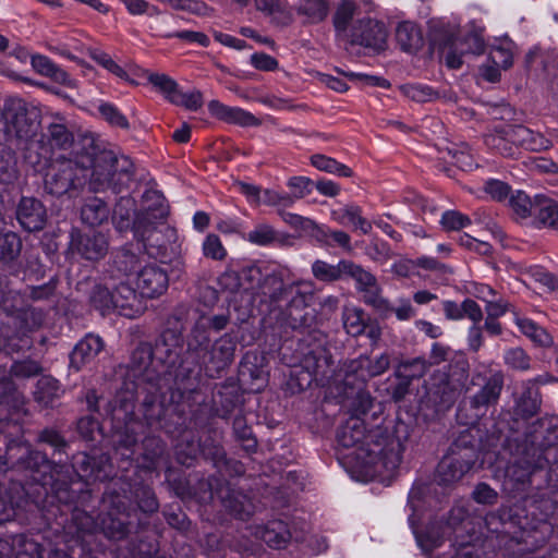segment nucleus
I'll return each mask as SVG.
<instances>
[{"instance_id": "obj_29", "label": "nucleus", "mask_w": 558, "mask_h": 558, "mask_svg": "<svg viewBox=\"0 0 558 558\" xmlns=\"http://www.w3.org/2000/svg\"><path fill=\"white\" fill-rule=\"evenodd\" d=\"M110 208L99 197H89L81 208L82 221L89 227H98L108 221Z\"/></svg>"}, {"instance_id": "obj_24", "label": "nucleus", "mask_w": 558, "mask_h": 558, "mask_svg": "<svg viewBox=\"0 0 558 558\" xmlns=\"http://www.w3.org/2000/svg\"><path fill=\"white\" fill-rule=\"evenodd\" d=\"M112 291L114 311H118L123 316L133 317L138 312L135 308L137 303L136 291L124 280H119V283L113 280Z\"/></svg>"}, {"instance_id": "obj_36", "label": "nucleus", "mask_w": 558, "mask_h": 558, "mask_svg": "<svg viewBox=\"0 0 558 558\" xmlns=\"http://www.w3.org/2000/svg\"><path fill=\"white\" fill-rule=\"evenodd\" d=\"M144 452L142 454V468L154 471L156 470L165 458L166 447L163 441L158 437H147L144 442Z\"/></svg>"}, {"instance_id": "obj_34", "label": "nucleus", "mask_w": 558, "mask_h": 558, "mask_svg": "<svg viewBox=\"0 0 558 558\" xmlns=\"http://www.w3.org/2000/svg\"><path fill=\"white\" fill-rule=\"evenodd\" d=\"M31 63L37 73L48 76L57 83L72 86V80L69 74L54 64L49 58L36 54L32 57Z\"/></svg>"}, {"instance_id": "obj_52", "label": "nucleus", "mask_w": 558, "mask_h": 558, "mask_svg": "<svg viewBox=\"0 0 558 558\" xmlns=\"http://www.w3.org/2000/svg\"><path fill=\"white\" fill-rule=\"evenodd\" d=\"M360 360L364 366V374L367 376L368 380L371 378L380 376L390 366V357L387 353H383L375 359H372L367 355H360Z\"/></svg>"}, {"instance_id": "obj_3", "label": "nucleus", "mask_w": 558, "mask_h": 558, "mask_svg": "<svg viewBox=\"0 0 558 558\" xmlns=\"http://www.w3.org/2000/svg\"><path fill=\"white\" fill-rule=\"evenodd\" d=\"M87 179L88 169L83 154L74 149L71 157L60 155L51 161L45 175V190L54 196L68 194L75 197L87 184Z\"/></svg>"}, {"instance_id": "obj_8", "label": "nucleus", "mask_w": 558, "mask_h": 558, "mask_svg": "<svg viewBox=\"0 0 558 558\" xmlns=\"http://www.w3.org/2000/svg\"><path fill=\"white\" fill-rule=\"evenodd\" d=\"M386 38L387 32L384 24L372 19H361L352 25L347 41L379 50L384 48Z\"/></svg>"}, {"instance_id": "obj_26", "label": "nucleus", "mask_w": 558, "mask_h": 558, "mask_svg": "<svg viewBox=\"0 0 558 558\" xmlns=\"http://www.w3.org/2000/svg\"><path fill=\"white\" fill-rule=\"evenodd\" d=\"M474 462L469 459L446 457L438 464V475L442 483L450 484L461 480Z\"/></svg>"}, {"instance_id": "obj_18", "label": "nucleus", "mask_w": 558, "mask_h": 558, "mask_svg": "<svg viewBox=\"0 0 558 558\" xmlns=\"http://www.w3.org/2000/svg\"><path fill=\"white\" fill-rule=\"evenodd\" d=\"M508 134L512 137L515 146H521L527 150L541 151L551 146V142L542 133L534 132L524 125L509 126Z\"/></svg>"}, {"instance_id": "obj_51", "label": "nucleus", "mask_w": 558, "mask_h": 558, "mask_svg": "<svg viewBox=\"0 0 558 558\" xmlns=\"http://www.w3.org/2000/svg\"><path fill=\"white\" fill-rule=\"evenodd\" d=\"M509 204L517 218H534L535 197L532 199L526 193L517 191L511 195Z\"/></svg>"}, {"instance_id": "obj_4", "label": "nucleus", "mask_w": 558, "mask_h": 558, "mask_svg": "<svg viewBox=\"0 0 558 558\" xmlns=\"http://www.w3.org/2000/svg\"><path fill=\"white\" fill-rule=\"evenodd\" d=\"M3 131L8 140L27 141L38 128V114L21 98H10L3 108Z\"/></svg>"}, {"instance_id": "obj_7", "label": "nucleus", "mask_w": 558, "mask_h": 558, "mask_svg": "<svg viewBox=\"0 0 558 558\" xmlns=\"http://www.w3.org/2000/svg\"><path fill=\"white\" fill-rule=\"evenodd\" d=\"M504 380L501 372H490L488 376L475 374L471 383L474 386H480V389L471 397V407L476 410H486L497 404L504 388Z\"/></svg>"}, {"instance_id": "obj_58", "label": "nucleus", "mask_w": 558, "mask_h": 558, "mask_svg": "<svg viewBox=\"0 0 558 558\" xmlns=\"http://www.w3.org/2000/svg\"><path fill=\"white\" fill-rule=\"evenodd\" d=\"M278 215L282 220L288 223L291 228L301 231H314L319 229L316 222L310 218L303 217L298 214L289 213L286 209H277Z\"/></svg>"}, {"instance_id": "obj_63", "label": "nucleus", "mask_w": 558, "mask_h": 558, "mask_svg": "<svg viewBox=\"0 0 558 558\" xmlns=\"http://www.w3.org/2000/svg\"><path fill=\"white\" fill-rule=\"evenodd\" d=\"M365 254L374 262L386 263L392 257V252L386 242L373 240L365 248Z\"/></svg>"}, {"instance_id": "obj_57", "label": "nucleus", "mask_w": 558, "mask_h": 558, "mask_svg": "<svg viewBox=\"0 0 558 558\" xmlns=\"http://www.w3.org/2000/svg\"><path fill=\"white\" fill-rule=\"evenodd\" d=\"M98 111L102 119H105L110 125L129 129L130 124L126 117L112 104L101 102L98 107Z\"/></svg>"}, {"instance_id": "obj_53", "label": "nucleus", "mask_w": 558, "mask_h": 558, "mask_svg": "<svg viewBox=\"0 0 558 558\" xmlns=\"http://www.w3.org/2000/svg\"><path fill=\"white\" fill-rule=\"evenodd\" d=\"M21 239L13 232L0 234V259L11 262L21 252Z\"/></svg>"}, {"instance_id": "obj_42", "label": "nucleus", "mask_w": 558, "mask_h": 558, "mask_svg": "<svg viewBox=\"0 0 558 558\" xmlns=\"http://www.w3.org/2000/svg\"><path fill=\"white\" fill-rule=\"evenodd\" d=\"M347 259H341L338 264L332 265L325 260L317 259L312 265L313 276L324 282H333L344 279Z\"/></svg>"}, {"instance_id": "obj_21", "label": "nucleus", "mask_w": 558, "mask_h": 558, "mask_svg": "<svg viewBox=\"0 0 558 558\" xmlns=\"http://www.w3.org/2000/svg\"><path fill=\"white\" fill-rule=\"evenodd\" d=\"M365 369L360 356L350 361H345L333 376V381H342L345 388H361L368 378L364 374Z\"/></svg>"}, {"instance_id": "obj_35", "label": "nucleus", "mask_w": 558, "mask_h": 558, "mask_svg": "<svg viewBox=\"0 0 558 558\" xmlns=\"http://www.w3.org/2000/svg\"><path fill=\"white\" fill-rule=\"evenodd\" d=\"M182 335L177 329L165 330L160 338L157 340L154 353L160 357L165 356L168 360L177 356L182 348Z\"/></svg>"}, {"instance_id": "obj_61", "label": "nucleus", "mask_w": 558, "mask_h": 558, "mask_svg": "<svg viewBox=\"0 0 558 558\" xmlns=\"http://www.w3.org/2000/svg\"><path fill=\"white\" fill-rule=\"evenodd\" d=\"M172 104L183 106L187 110L196 111L203 106V95L199 90L183 93L180 89L172 97Z\"/></svg>"}, {"instance_id": "obj_59", "label": "nucleus", "mask_w": 558, "mask_h": 558, "mask_svg": "<svg viewBox=\"0 0 558 558\" xmlns=\"http://www.w3.org/2000/svg\"><path fill=\"white\" fill-rule=\"evenodd\" d=\"M505 363L517 371H527L531 368V359L521 348H511L505 352Z\"/></svg>"}, {"instance_id": "obj_12", "label": "nucleus", "mask_w": 558, "mask_h": 558, "mask_svg": "<svg viewBox=\"0 0 558 558\" xmlns=\"http://www.w3.org/2000/svg\"><path fill=\"white\" fill-rule=\"evenodd\" d=\"M300 364L307 373L313 375L314 379L317 381H329L332 377L331 356L319 344L306 351H302Z\"/></svg>"}, {"instance_id": "obj_60", "label": "nucleus", "mask_w": 558, "mask_h": 558, "mask_svg": "<svg viewBox=\"0 0 558 558\" xmlns=\"http://www.w3.org/2000/svg\"><path fill=\"white\" fill-rule=\"evenodd\" d=\"M277 238L276 231L269 225H258L246 235L247 241L256 245H269Z\"/></svg>"}, {"instance_id": "obj_23", "label": "nucleus", "mask_w": 558, "mask_h": 558, "mask_svg": "<svg viewBox=\"0 0 558 558\" xmlns=\"http://www.w3.org/2000/svg\"><path fill=\"white\" fill-rule=\"evenodd\" d=\"M289 288L290 283H284L280 274L272 272L259 282L257 293L262 296V301L279 304L283 301Z\"/></svg>"}, {"instance_id": "obj_2", "label": "nucleus", "mask_w": 558, "mask_h": 558, "mask_svg": "<svg viewBox=\"0 0 558 558\" xmlns=\"http://www.w3.org/2000/svg\"><path fill=\"white\" fill-rule=\"evenodd\" d=\"M83 160L88 169L89 181L87 182L93 192L110 189L120 193L133 180L134 165L129 157H118L111 150L96 151L92 141L89 148L83 154Z\"/></svg>"}, {"instance_id": "obj_27", "label": "nucleus", "mask_w": 558, "mask_h": 558, "mask_svg": "<svg viewBox=\"0 0 558 558\" xmlns=\"http://www.w3.org/2000/svg\"><path fill=\"white\" fill-rule=\"evenodd\" d=\"M541 407V398L534 381L526 380L522 384V392L515 400V413L524 418L537 414Z\"/></svg>"}, {"instance_id": "obj_39", "label": "nucleus", "mask_w": 558, "mask_h": 558, "mask_svg": "<svg viewBox=\"0 0 558 558\" xmlns=\"http://www.w3.org/2000/svg\"><path fill=\"white\" fill-rule=\"evenodd\" d=\"M305 288H310V284L303 281L290 283L288 293L283 299V301L287 302V308L289 310L290 316H293L294 310L305 308L308 305V302L312 299V292L310 289Z\"/></svg>"}, {"instance_id": "obj_40", "label": "nucleus", "mask_w": 558, "mask_h": 558, "mask_svg": "<svg viewBox=\"0 0 558 558\" xmlns=\"http://www.w3.org/2000/svg\"><path fill=\"white\" fill-rule=\"evenodd\" d=\"M509 125H505L500 129H495L494 132L485 135V144L493 150H496L502 156H513L514 144L512 137L508 134Z\"/></svg>"}, {"instance_id": "obj_5", "label": "nucleus", "mask_w": 558, "mask_h": 558, "mask_svg": "<svg viewBox=\"0 0 558 558\" xmlns=\"http://www.w3.org/2000/svg\"><path fill=\"white\" fill-rule=\"evenodd\" d=\"M235 350L234 338L225 333L207 348L197 361L208 377L216 378L232 364Z\"/></svg>"}, {"instance_id": "obj_41", "label": "nucleus", "mask_w": 558, "mask_h": 558, "mask_svg": "<svg viewBox=\"0 0 558 558\" xmlns=\"http://www.w3.org/2000/svg\"><path fill=\"white\" fill-rule=\"evenodd\" d=\"M208 344L209 336L207 332V324L204 318H201L195 323L189 336L187 352L198 360L205 350H207Z\"/></svg>"}, {"instance_id": "obj_46", "label": "nucleus", "mask_w": 558, "mask_h": 558, "mask_svg": "<svg viewBox=\"0 0 558 558\" xmlns=\"http://www.w3.org/2000/svg\"><path fill=\"white\" fill-rule=\"evenodd\" d=\"M296 12L310 23H319L328 15L329 0H300Z\"/></svg>"}, {"instance_id": "obj_17", "label": "nucleus", "mask_w": 558, "mask_h": 558, "mask_svg": "<svg viewBox=\"0 0 558 558\" xmlns=\"http://www.w3.org/2000/svg\"><path fill=\"white\" fill-rule=\"evenodd\" d=\"M140 257L129 247H122L112 254L107 270L111 280H124L140 266Z\"/></svg>"}, {"instance_id": "obj_14", "label": "nucleus", "mask_w": 558, "mask_h": 558, "mask_svg": "<svg viewBox=\"0 0 558 558\" xmlns=\"http://www.w3.org/2000/svg\"><path fill=\"white\" fill-rule=\"evenodd\" d=\"M208 111L213 117L223 122L238 124L240 126H258L262 123L260 120L251 112L242 108L226 106L218 100L208 102Z\"/></svg>"}, {"instance_id": "obj_15", "label": "nucleus", "mask_w": 558, "mask_h": 558, "mask_svg": "<svg viewBox=\"0 0 558 558\" xmlns=\"http://www.w3.org/2000/svg\"><path fill=\"white\" fill-rule=\"evenodd\" d=\"M73 466L82 476L94 481H105L110 476V463L106 454H101L97 460L87 453H78L73 458Z\"/></svg>"}, {"instance_id": "obj_50", "label": "nucleus", "mask_w": 558, "mask_h": 558, "mask_svg": "<svg viewBox=\"0 0 558 558\" xmlns=\"http://www.w3.org/2000/svg\"><path fill=\"white\" fill-rule=\"evenodd\" d=\"M512 47L513 43L510 40L493 46L489 51V60L498 69H509L513 63Z\"/></svg>"}, {"instance_id": "obj_25", "label": "nucleus", "mask_w": 558, "mask_h": 558, "mask_svg": "<svg viewBox=\"0 0 558 558\" xmlns=\"http://www.w3.org/2000/svg\"><path fill=\"white\" fill-rule=\"evenodd\" d=\"M220 494L221 504L230 513L241 520L251 515L253 506L246 495L230 487L221 489Z\"/></svg>"}, {"instance_id": "obj_11", "label": "nucleus", "mask_w": 558, "mask_h": 558, "mask_svg": "<svg viewBox=\"0 0 558 558\" xmlns=\"http://www.w3.org/2000/svg\"><path fill=\"white\" fill-rule=\"evenodd\" d=\"M168 286L167 271L155 264L143 267L137 274L136 288L145 298L155 299L160 296L167 291Z\"/></svg>"}, {"instance_id": "obj_28", "label": "nucleus", "mask_w": 558, "mask_h": 558, "mask_svg": "<svg viewBox=\"0 0 558 558\" xmlns=\"http://www.w3.org/2000/svg\"><path fill=\"white\" fill-rule=\"evenodd\" d=\"M331 218L340 225H351L364 234L372 231V222L362 216V209L357 205L350 204L343 208L332 210Z\"/></svg>"}, {"instance_id": "obj_13", "label": "nucleus", "mask_w": 558, "mask_h": 558, "mask_svg": "<svg viewBox=\"0 0 558 558\" xmlns=\"http://www.w3.org/2000/svg\"><path fill=\"white\" fill-rule=\"evenodd\" d=\"M16 218L26 231H39L46 223V208L37 198L24 196L17 205Z\"/></svg>"}, {"instance_id": "obj_49", "label": "nucleus", "mask_w": 558, "mask_h": 558, "mask_svg": "<svg viewBox=\"0 0 558 558\" xmlns=\"http://www.w3.org/2000/svg\"><path fill=\"white\" fill-rule=\"evenodd\" d=\"M429 366L430 363L424 357L407 360L399 364L396 375H402L411 381L412 379L422 378L427 373Z\"/></svg>"}, {"instance_id": "obj_64", "label": "nucleus", "mask_w": 558, "mask_h": 558, "mask_svg": "<svg viewBox=\"0 0 558 558\" xmlns=\"http://www.w3.org/2000/svg\"><path fill=\"white\" fill-rule=\"evenodd\" d=\"M441 226L448 231L460 230L471 223L468 216L462 215L456 210H447L442 214Z\"/></svg>"}, {"instance_id": "obj_6", "label": "nucleus", "mask_w": 558, "mask_h": 558, "mask_svg": "<svg viewBox=\"0 0 558 558\" xmlns=\"http://www.w3.org/2000/svg\"><path fill=\"white\" fill-rule=\"evenodd\" d=\"M347 278H351L355 281V288L359 292L363 293V299L366 304L373 306L378 312H384L389 308V302L380 295L381 289L376 277L368 270L347 259L344 279Z\"/></svg>"}, {"instance_id": "obj_1", "label": "nucleus", "mask_w": 558, "mask_h": 558, "mask_svg": "<svg viewBox=\"0 0 558 558\" xmlns=\"http://www.w3.org/2000/svg\"><path fill=\"white\" fill-rule=\"evenodd\" d=\"M337 441L352 449L356 468L367 477L388 476L401 463V444L379 427L366 430L357 416L350 417L337 433Z\"/></svg>"}, {"instance_id": "obj_62", "label": "nucleus", "mask_w": 558, "mask_h": 558, "mask_svg": "<svg viewBox=\"0 0 558 558\" xmlns=\"http://www.w3.org/2000/svg\"><path fill=\"white\" fill-rule=\"evenodd\" d=\"M203 253L206 257L215 259V260H222L226 255L227 251L223 247L220 239L216 234H208L203 243Z\"/></svg>"}, {"instance_id": "obj_31", "label": "nucleus", "mask_w": 558, "mask_h": 558, "mask_svg": "<svg viewBox=\"0 0 558 558\" xmlns=\"http://www.w3.org/2000/svg\"><path fill=\"white\" fill-rule=\"evenodd\" d=\"M534 220L539 226L556 227L558 225V202L544 195H535Z\"/></svg>"}, {"instance_id": "obj_19", "label": "nucleus", "mask_w": 558, "mask_h": 558, "mask_svg": "<svg viewBox=\"0 0 558 558\" xmlns=\"http://www.w3.org/2000/svg\"><path fill=\"white\" fill-rule=\"evenodd\" d=\"M553 453L554 450L549 448L546 450L544 458L539 457L533 462L523 459L514 461L507 466L506 478L514 484H524L536 469L543 468L544 462H549Z\"/></svg>"}, {"instance_id": "obj_48", "label": "nucleus", "mask_w": 558, "mask_h": 558, "mask_svg": "<svg viewBox=\"0 0 558 558\" xmlns=\"http://www.w3.org/2000/svg\"><path fill=\"white\" fill-rule=\"evenodd\" d=\"M311 163L320 171L337 174L339 177L350 178L353 174L349 167L325 155H313L311 157Z\"/></svg>"}, {"instance_id": "obj_32", "label": "nucleus", "mask_w": 558, "mask_h": 558, "mask_svg": "<svg viewBox=\"0 0 558 558\" xmlns=\"http://www.w3.org/2000/svg\"><path fill=\"white\" fill-rule=\"evenodd\" d=\"M357 7L351 0H342L333 14V26L337 36L347 40L349 38L351 27L350 22L356 15Z\"/></svg>"}, {"instance_id": "obj_16", "label": "nucleus", "mask_w": 558, "mask_h": 558, "mask_svg": "<svg viewBox=\"0 0 558 558\" xmlns=\"http://www.w3.org/2000/svg\"><path fill=\"white\" fill-rule=\"evenodd\" d=\"M104 349L102 339L95 335H87L73 349L70 355V366L80 371L83 366L93 362Z\"/></svg>"}, {"instance_id": "obj_56", "label": "nucleus", "mask_w": 558, "mask_h": 558, "mask_svg": "<svg viewBox=\"0 0 558 558\" xmlns=\"http://www.w3.org/2000/svg\"><path fill=\"white\" fill-rule=\"evenodd\" d=\"M89 56L95 62L117 77L130 81L128 73L108 53L100 50H90Z\"/></svg>"}, {"instance_id": "obj_20", "label": "nucleus", "mask_w": 558, "mask_h": 558, "mask_svg": "<svg viewBox=\"0 0 558 558\" xmlns=\"http://www.w3.org/2000/svg\"><path fill=\"white\" fill-rule=\"evenodd\" d=\"M25 452L26 456L20 457L17 463L21 465V468L39 474L34 475V481L46 484L48 472L52 473V471L59 468V464L52 463L47 459L46 454L39 451L25 448Z\"/></svg>"}, {"instance_id": "obj_54", "label": "nucleus", "mask_w": 558, "mask_h": 558, "mask_svg": "<svg viewBox=\"0 0 558 558\" xmlns=\"http://www.w3.org/2000/svg\"><path fill=\"white\" fill-rule=\"evenodd\" d=\"M41 371L43 368L39 362L25 359L13 362L10 368V375L15 378L26 379L39 375Z\"/></svg>"}, {"instance_id": "obj_10", "label": "nucleus", "mask_w": 558, "mask_h": 558, "mask_svg": "<svg viewBox=\"0 0 558 558\" xmlns=\"http://www.w3.org/2000/svg\"><path fill=\"white\" fill-rule=\"evenodd\" d=\"M38 313L35 310H28L21 313L14 318V326L20 327V331L15 336H7L0 350H4L8 354L19 353L32 348V341L27 332L39 326L37 320Z\"/></svg>"}, {"instance_id": "obj_22", "label": "nucleus", "mask_w": 558, "mask_h": 558, "mask_svg": "<svg viewBox=\"0 0 558 558\" xmlns=\"http://www.w3.org/2000/svg\"><path fill=\"white\" fill-rule=\"evenodd\" d=\"M143 210L137 215L136 218H147V222L166 221L169 214V206L165 196L156 191H147L144 196Z\"/></svg>"}, {"instance_id": "obj_44", "label": "nucleus", "mask_w": 558, "mask_h": 558, "mask_svg": "<svg viewBox=\"0 0 558 558\" xmlns=\"http://www.w3.org/2000/svg\"><path fill=\"white\" fill-rule=\"evenodd\" d=\"M61 389L58 380L50 376H43L38 379L34 390L35 401L43 405H50L54 399L60 397Z\"/></svg>"}, {"instance_id": "obj_9", "label": "nucleus", "mask_w": 558, "mask_h": 558, "mask_svg": "<svg viewBox=\"0 0 558 558\" xmlns=\"http://www.w3.org/2000/svg\"><path fill=\"white\" fill-rule=\"evenodd\" d=\"M134 234L145 248L161 250L174 236V230L166 221L147 222V218H136Z\"/></svg>"}, {"instance_id": "obj_30", "label": "nucleus", "mask_w": 558, "mask_h": 558, "mask_svg": "<svg viewBox=\"0 0 558 558\" xmlns=\"http://www.w3.org/2000/svg\"><path fill=\"white\" fill-rule=\"evenodd\" d=\"M396 39L405 52H415L423 46V36L418 26L411 22H402L396 29Z\"/></svg>"}, {"instance_id": "obj_37", "label": "nucleus", "mask_w": 558, "mask_h": 558, "mask_svg": "<svg viewBox=\"0 0 558 558\" xmlns=\"http://www.w3.org/2000/svg\"><path fill=\"white\" fill-rule=\"evenodd\" d=\"M45 141L51 148V154L56 150H68L74 145V136L69 129L61 123H51L48 126Z\"/></svg>"}, {"instance_id": "obj_47", "label": "nucleus", "mask_w": 558, "mask_h": 558, "mask_svg": "<svg viewBox=\"0 0 558 558\" xmlns=\"http://www.w3.org/2000/svg\"><path fill=\"white\" fill-rule=\"evenodd\" d=\"M255 7L258 11H262L282 25H287L292 21L291 14L287 10V0H254Z\"/></svg>"}, {"instance_id": "obj_45", "label": "nucleus", "mask_w": 558, "mask_h": 558, "mask_svg": "<svg viewBox=\"0 0 558 558\" xmlns=\"http://www.w3.org/2000/svg\"><path fill=\"white\" fill-rule=\"evenodd\" d=\"M342 323L350 336L357 337L362 335L366 329L364 311L353 305H345L342 312Z\"/></svg>"}, {"instance_id": "obj_38", "label": "nucleus", "mask_w": 558, "mask_h": 558, "mask_svg": "<svg viewBox=\"0 0 558 558\" xmlns=\"http://www.w3.org/2000/svg\"><path fill=\"white\" fill-rule=\"evenodd\" d=\"M260 538L271 548L286 547L291 538L287 524L282 521L269 522L260 532Z\"/></svg>"}, {"instance_id": "obj_55", "label": "nucleus", "mask_w": 558, "mask_h": 558, "mask_svg": "<svg viewBox=\"0 0 558 558\" xmlns=\"http://www.w3.org/2000/svg\"><path fill=\"white\" fill-rule=\"evenodd\" d=\"M148 82L160 92L169 101L179 90V86L170 76L166 74L150 73L147 76Z\"/></svg>"}, {"instance_id": "obj_33", "label": "nucleus", "mask_w": 558, "mask_h": 558, "mask_svg": "<svg viewBox=\"0 0 558 558\" xmlns=\"http://www.w3.org/2000/svg\"><path fill=\"white\" fill-rule=\"evenodd\" d=\"M80 253L89 260L104 257L108 251V240L102 233L85 234L81 238Z\"/></svg>"}, {"instance_id": "obj_43", "label": "nucleus", "mask_w": 558, "mask_h": 558, "mask_svg": "<svg viewBox=\"0 0 558 558\" xmlns=\"http://www.w3.org/2000/svg\"><path fill=\"white\" fill-rule=\"evenodd\" d=\"M113 280L108 278L105 284L96 286L90 293L92 305L102 315L114 311L113 302Z\"/></svg>"}]
</instances>
